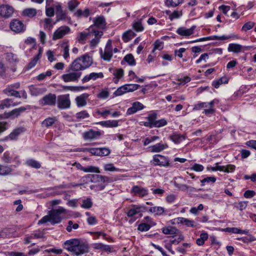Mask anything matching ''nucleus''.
I'll use <instances>...</instances> for the list:
<instances>
[{
	"mask_svg": "<svg viewBox=\"0 0 256 256\" xmlns=\"http://www.w3.org/2000/svg\"><path fill=\"white\" fill-rule=\"evenodd\" d=\"M150 228V226L146 223H142L138 225V230L141 232L148 231Z\"/></svg>",
	"mask_w": 256,
	"mask_h": 256,
	"instance_id": "obj_56",
	"label": "nucleus"
},
{
	"mask_svg": "<svg viewBox=\"0 0 256 256\" xmlns=\"http://www.w3.org/2000/svg\"><path fill=\"white\" fill-rule=\"evenodd\" d=\"M56 96L55 94L49 93L44 96L40 100V103L42 106H54L56 104Z\"/></svg>",
	"mask_w": 256,
	"mask_h": 256,
	"instance_id": "obj_7",
	"label": "nucleus"
},
{
	"mask_svg": "<svg viewBox=\"0 0 256 256\" xmlns=\"http://www.w3.org/2000/svg\"><path fill=\"white\" fill-rule=\"evenodd\" d=\"M162 232L165 234H178L180 232V230H178L173 226L163 228Z\"/></svg>",
	"mask_w": 256,
	"mask_h": 256,
	"instance_id": "obj_32",
	"label": "nucleus"
},
{
	"mask_svg": "<svg viewBox=\"0 0 256 256\" xmlns=\"http://www.w3.org/2000/svg\"><path fill=\"white\" fill-rule=\"evenodd\" d=\"M14 8L9 5H2L0 6V16L8 18L11 17L14 13Z\"/></svg>",
	"mask_w": 256,
	"mask_h": 256,
	"instance_id": "obj_12",
	"label": "nucleus"
},
{
	"mask_svg": "<svg viewBox=\"0 0 256 256\" xmlns=\"http://www.w3.org/2000/svg\"><path fill=\"white\" fill-rule=\"evenodd\" d=\"M98 124L105 127L114 128L118 126V121L116 120H108L100 122Z\"/></svg>",
	"mask_w": 256,
	"mask_h": 256,
	"instance_id": "obj_30",
	"label": "nucleus"
},
{
	"mask_svg": "<svg viewBox=\"0 0 256 256\" xmlns=\"http://www.w3.org/2000/svg\"><path fill=\"white\" fill-rule=\"evenodd\" d=\"M94 25H92L88 30H94L93 27L96 26L100 28L104 29L106 28V23L104 17L103 16H100L93 19Z\"/></svg>",
	"mask_w": 256,
	"mask_h": 256,
	"instance_id": "obj_13",
	"label": "nucleus"
},
{
	"mask_svg": "<svg viewBox=\"0 0 256 256\" xmlns=\"http://www.w3.org/2000/svg\"><path fill=\"white\" fill-rule=\"evenodd\" d=\"M26 110V108L24 106H21L18 108H15L6 114L8 118H18L20 114Z\"/></svg>",
	"mask_w": 256,
	"mask_h": 256,
	"instance_id": "obj_20",
	"label": "nucleus"
},
{
	"mask_svg": "<svg viewBox=\"0 0 256 256\" xmlns=\"http://www.w3.org/2000/svg\"><path fill=\"white\" fill-rule=\"evenodd\" d=\"M89 95L88 94H83L76 98V102L78 107H82L86 104V99Z\"/></svg>",
	"mask_w": 256,
	"mask_h": 256,
	"instance_id": "obj_24",
	"label": "nucleus"
},
{
	"mask_svg": "<svg viewBox=\"0 0 256 256\" xmlns=\"http://www.w3.org/2000/svg\"><path fill=\"white\" fill-rule=\"evenodd\" d=\"M204 108H208V104H207V102H198L194 105L193 110H200Z\"/></svg>",
	"mask_w": 256,
	"mask_h": 256,
	"instance_id": "obj_62",
	"label": "nucleus"
},
{
	"mask_svg": "<svg viewBox=\"0 0 256 256\" xmlns=\"http://www.w3.org/2000/svg\"><path fill=\"white\" fill-rule=\"evenodd\" d=\"M44 28L46 30H50L53 28L54 25L56 22H55L54 23H52V19L49 18H46L44 20Z\"/></svg>",
	"mask_w": 256,
	"mask_h": 256,
	"instance_id": "obj_37",
	"label": "nucleus"
},
{
	"mask_svg": "<svg viewBox=\"0 0 256 256\" xmlns=\"http://www.w3.org/2000/svg\"><path fill=\"white\" fill-rule=\"evenodd\" d=\"M42 54V50L40 48L38 50V54L33 58L32 60L28 64L26 67L27 70H30L36 65V64L38 62V61L40 58Z\"/></svg>",
	"mask_w": 256,
	"mask_h": 256,
	"instance_id": "obj_26",
	"label": "nucleus"
},
{
	"mask_svg": "<svg viewBox=\"0 0 256 256\" xmlns=\"http://www.w3.org/2000/svg\"><path fill=\"white\" fill-rule=\"evenodd\" d=\"M172 238H174V237H172ZM184 239V236L182 234H180L178 238L170 240V244H178Z\"/></svg>",
	"mask_w": 256,
	"mask_h": 256,
	"instance_id": "obj_63",
	"label": "nucleus"
},
{
	"mask_svg": "<svg viewBox=\"0 0 256 256\" xmlns=\"http://www.w3.org/2000/svg\"><path fill=\"white\" fill-rule=\"evenodd\" d=\"M52 73L50 70H48L46 72H43L37 76V80H42L46 78V76H50Z\"/></svg>",
	"mask_w": 256,
	"mask_h": 256,
	"instance_id": "obj_61",
	"label": "nucleus"
},
{
	"mask_svg": "<svg viewBox=\"0 0 256 256\" xmlns=\"http://www.w3.org/2000/svg\"><path fill=\"white\" fill-rule=\"evenodd\" d=\"M64 248L72 254L79 256L89 252L88 244L80 242L78 239H70L66 240L64 244Z\"/></svg>",
	"mask_w": 256,
	"mask_h": 256,
	"instance_id": "obj_2",
	"label": "nucleus"
},
{
	"mask_svg": "<svg viewBox=\"0 0 256 256\" xmlns=\"http://www.w3.org/2000/svg\"><path fill=\"white\" fill-rule=\"evenodd\" d=\"M10 30L16 33L23 32L26 30V26L22 21L18 19H13L10 24Z\"/></svg>",
	"mask_w": 256,
	"mask_h": 256,
	"instance_id": "obj_6",
	"label": "nucleus"
},
{
	"mask_svg": "<svg viewBox=\"0 0 256 256\" xmlns=\"http://www.w3.org/2000/svg\"><path fill=\"white\" fill-rule=\"evenodd\" d=\"M110 93L107 88L104 89L98 94V98L100 99H106L109 96Z\"/></svg>",
	"mask_w": 256,
	"mask_h": 256,
	"instance_id": "obj_53",
	"label": "nucleus"
},
{
	"mask_svg": "<svg viewBox=\"0 0 256 256\" xmlns=\"http://www.w3.org/2000/svg\"><path fill=\"white\" fill-rule=\"evenodd\" d=\"M56 121L55 118L49 117L42 121V124L43 126L48 128L52 126Z\"/></svg>",
	"mask_w": 256,
	"mask_h": 256,
	"instance_id": "obj_42",
	"label": "nucleus"
},
{
	"mask_svg": "<svg viewBox=\"0 0 256 256\" xmlns=\"http://www.w3.org/2000/svg\"><path fill=\"white\" fill-rule=\"evenodd\" d=\"M30 94L32 96H38L44 93L46 90V88H38L32 85L29 86Z\"/></svg>",
	"mask_w": 256,
	"mask_h": 256,
	"instance_id": "obj_23",
	"label": "nucleus"
},
{
	"mask_svg": "<svg viewBox=\"0 0 256 256\" xmlns=\"http://www.w3.org/2000/svg\"><path fill=\"white\" fill-rule=\"evenodd\" d=\"M4 92L8 96H12L17 98H20L21 96L20 92L17 90L12 88V87H8L4 90Z\"/></svg>",
	"mask_w": 256,
	"mask_h": 256,
	"instance_id": "obj_27",
	"label": "nucleus"
},
{
	"mask_svg": "<svg viewBox=\"0 0 256 256\" xmlns=\"http://www.w3.org/2000/svg\"><path fill=\"white\" fill-rule=\"evenodd\" d=\"M26 164L35 168H39L41 166L40 164L38 162L33 159H29L27 160L26 162Z\"/></svg>",
	"mask_w": 256,
	"mask_h": 256,
	"instance_id": "obj_46",
	"label": "nucleus"
},
{
	"mask_svg": "<svg viewBox=\"0 0 256 256\" xmlns=\"http://www.w3.org/2000/svg\"><path fill=\"white\" fill-rule=\"evenodd\" d=\"M101 136L100 131H96L92 129L84 132L83 134V138L85 140H94L98 138Z\"/></svg>",
	"mask_w": 256,
	"mask_h": 256,
	"instance_id": "obj_14",
	"label": "nucleus"
},
{
	"mask_svg": "<svg viewBox=\"0 0 256 256\" xmlns=\"http://www.w3.org/2000/svg\"><path fill=\"white\" fill-rule=\"evenodd\" d=\"M92 34V32H81L80 33V36L78 38V40L80 42H82L83 41H84L86 40L88 36Z\"/></svg>",
	"mask_w": 256,
	"mask_h": 256,
	"instance_id": "obj_51",
	"label": "nucleus"
},
{
	"mask_svg": "<svg viewBox=\"0 0 256 256\" xmlns=\"http://www.w3.org/2000/svg\"><path fill=\"white\" fill-rule=\"evenodd\" d=\"M100 57L104 60L110 62L112 56V41L108 40L106 44L104 51L102 48L100 50Z\"/></svg>",
	"mask_w": 256,
	"mask_h": 256,
	"instance_id": "obj_4",
	"label": "nucleus"
},
{
	"mask_svg": "<svg viewBox=\"0 0 256 256\" xmlns=\"http://www.w3.org/2000/svg\"><path fill=\"white\" fill-rule=\"evenodd\" d=\"M80 2L76 0H70L68 2V8L70 11L74 12L78 6Z\"/></svg>",
	"mask_w": 256,
	"mask_h": 256,
	"instance_id": "obj_44",
	"label": "nucleus"
},
{
	"mask_svg": "<svg viewBox=\"0 0 256 256\" xmlns=\"http://www.w3.org/2000/svg\"><path fill=\"white\" fill-rule=\"evenodd\" d=\"M65 212L66 210L62 207H59L58 209L52 210L50 211L49 215L50 217L51 224H54L60 223L62 221L60 215Z\"/></svg>",
	"mask_w": 256,
	"mask_h": 256,
	"instance_id": "obj_3",
	"label": "nucleus"
},
{
	"mask_svg": "<svg viewBox=\"0 0 256 256\" xmlns=\"http://www.w3.org/2000/svg\"><path fill=\"white\" fill-rule=\"evenodd\" d=\"M93 63L92 57L86 54L74 60L66 70L67 74L62 76L64 82L78 80L82 75L81 70L89 68Z\"/></svg>",
	"mask_w": 256,
	"mask_h": 256,
	"instance_id": "obj_1",
	"label": "nucleus"
},
{
	"mask_svg": "<svg viewBox=\"0 0 256 256\" xmlns=\"http://www.w3.org/2000/svg\"><path fill=\"white\" fill-rule=\"evenodd\" d=\"M12 170V166L0 165V175L6 176L10 174Z\"/></svg>",
	"mask_w": 256,
	"mask_h": 256,
	"instance_id": "obj_33",
	"label": "nucleus"
},
{
	"mask_svg": "<svg viewBox=\"0 0 256 256\" xmlns=\"http://www.w3.org/2000/svg\"><path fill=\"white\" fill-rule=\"evenodd\" d=\"M124 60L130 66H135L136 64L135 59L132 54H126Z\"/></svg>",
	"mask_w": 256,
	"mask_h": 256,
	"instance_id": "obj_48",
	"label": "nucleus"
},
{
	"mask_svg": "<svg viewBox=\"0 0 256 256\" xmlns=\"http://www.w3.org/2000/svg\"><path fill=\"white\" fill-rule=\"evenodd\" d=\"M90 15V10L88 8H86L84 11L82 10H78L74 13V16L78 18L82 16L87 18Z\"/></svg>",
	"mask_w": 256,
	"mask_h": 256,
	"instance_id": "obj_34",
	"label": "nucleus"
},
{
	"mask_svg": "<svg viewBox=\"0 0 256 256\" xmlns=\"http://www.w3.org/2000/svg\"><path fill=\"white\" fill-rule=\"evenodd\" d=\"M254 22H248L242 26V30L246 32L248 30L252 29L254 26Z\"/></svg>",
	"mask_w": 256,
	"mask_h": 256,
	"instance_id": "obj_58",
	"label": "nucleus"
},
{
	"mask_svg": "<svg viewBox=\"0 0 256 256\" xmlns=\"http://www.w3.org/2000/svg\"><path fill=\"white\" fill-rule=\"evenodd\" d=\"M182 16V12H178L177 10H174L172 13L169 16V19L172 21L174 19L178 18Z\"/></svg>",
	"mask_w": 256,
	"mask_h": 256,
	"instance_id": "obj_57",
	"label": "nucleus"
},
{
	"mask_svg": "<svg viewBox=\"0 0 256 256\" xmlns=\"http://www.w3.org/2000/svg\"><path fill=\"white\" fill-rule=\"evenodd\" d=\"M134 36V34L132 30H128L124 33L122 38L123 40L127 42Z\"/></svg>",
	"mask_w": 256,
	"mask_h": 256,
	"instance_id": "obj_38",
	"label": "nucleus"
},
{
	"mask_svg": "<svg viewBox=\"0 0 256 256\" xmlns=\"http://www.w3.org/2000/svg\"><path fill=\"white\" fill-rule=\"evenodd\" d=\"M104 170L107 172H118L119 169L114 166L112 164H106L104 166Z\"/></svg>",
	"mask_w": 256,
	"mask_h": 256,
	"instance_id": "obj_52",
	"label": "nucleus"
},
{
	"mask_svg": "<svg viewBox=\"0 0 256 256\" xmlns=\"http://www.w3.org/2000/svg\"><path fill=\"white\" fill-rule=\"evenodd\" d=\"M92 206V202L90 198H88L86 199L82 200V204L81 205V206L84 208H90Z\"/></svg>",
	"mask_w": 256,
	"mask_h": 256,
	"instance_id": "obj_50",
	"label": "nucleus"
},
{
	"mask_svg": "<svg viewBox=\"0 0 256 256\" xmlns=\"http://www.w3.org/2000/svg\"><path fill=\"white\" fill-rule=\"evenodd\" d=\"M84 172H96L100 173V171L99 168L97 167L94 166H88L86 168H84Z\"/></svg>",
	"mask_w": 256,
	"mask_h": 256,
	"instance_id": "obj_54",
	"label": "nucleus"
},
{
	"mask_svg": "<svg viewBox=\"0 0 256 256\" xmlns=\"http://www.w3.org/2000/svg\"><path fill=\"white\" fill-rule=\"evenodd\" d=\"M114 83H117L120 78H122L124 76V70L122 68L118 69L116 72L114 73Z\"/></svg>",
	"mask_w": 256,
	"mask_h": 256,
	"instance_id": "obj_47",
	"label": "nucleus"
},
{
	"mask_svg": "<svg viewBox=\"0 0 256 256\" xmlns=\"http://www.w3.org/2000/svg\"><path fill=\"white\" fill-rule=\"evenodd\" d=\"M208 238V234L206 232H202L200 234V238L196 240V243L198 246H202Z\"/></svg>",
	"mask_w": 256,
	"mask_h": 256,
	"instance_id": "obj_39",
	"label": "nucleus"
},
{
	"mask_svg": "<svg viewBox=\"0 0 256 256\" xmlns=\"http://www.w3.org/2000/svg\"><path fill=\"white\" fill-rule=\"evenodd\" d=\"M128 92V88L126 86V84L119 87L114 93V95L116 96H120L123 94Z\"/></svg>",
	"mask_w": 256,
	"mask_h": 256,
	"instance_id": "obj_40",
	"label": "nucleus"
},
{
	"mask_svg": "<svg viewBox=\"0 0 256 256\" xmlns=\"http://www.w3.org/2000/svg\"><path fill=\"white\" fill-rule=\"evenodd\" d=\"M146 118L148 121L144 122V125L146 127L152 128L154 126L153 125L155 124V122L156 121L157 114L155 112L150 114Z\"/></svg>",
	"mask_w": 256,
	"mask_h": 256,
	"instance_id": "obj_21",
	"label": "nucleus"
},
{
	"mask_svg": "<svg viewBox=\"0 0 256 256\" xmlns=\"http://www.w3.org/2000/svg\"><path fill=\"white\" fill-rule=\"evenodd\" d=\"M6 58L10 63L16 62L18 61L17 56L11 52H8L6 54Z\"/></svg>",
	"mask_w": 256,
	"mask_h": 256,
	"instance_id": "obj_43",
	"label": "nucleus"
},
{
	"mask_svg": "<svg viewBox=\"0 0 256 256\" xmlns=\"http://www.w3.org/2000/svg\"><path fill=\"white\" fill-rule=\"evenodd\" d=\"M243 46L238 44H230L228 45V50L230 52L238 53L242 51Z\"/></svg>",
	"mask_w": 256,
	"mask_h": 256,
	"instance_id": "obj_29",
	"label": "nucleus"
},
{
	"mask_svg": "<svg viewBox=\"0 0 256 256\" xmlns=\"http://www.w3.org/2000/svg\"><path fill=\"white\" fill-rule=\"evenodd\" d=\"M86 178H88L90 181L92 182H106L109 183L110 182V178L106 176H103L102 175L96 174H90L86 176Z\"/></svg>",
	"mask_w": 256,
	"mask_h": 256,
	"instance_id": "obj_10",
	"label": "nucleus"
},
{
	"mask_svg": "<svg viewBox=\"0 0 256 256\" xmlns=\"http://www.w3.org/2000/svg\"><path fill=\"white\" fill-rule=\"evenodd\" d=\"M133 28L137 32H142L144 30V28L141 22L140 21L134 22L133 24Z\"/></svg>",
	"mask_w": 256,
	"mask_h": 256,
	"instance_id": "obj_64",
	"label": "nucleus"
},
{
	"mask_svg": "<svg viewBox=\"0 0 256 256\" xmlns=\"http://www.w3.org/2000/svg\"><path fill=\"white\" fill-rule=\"evenodd\" d=\"M184 0H166L165 4L168 7H176L183 3Z\"/></svg>",
	"mask_w": 256,
	"mask_h": 256,
	"instance_id": "obj_35",
	"label": "nucleus"
},
{
	"mask_svg": "<svg viewBox=\"0 0 256 256\" xmlns=\"http://www.w3.org/2000/svg\"><path fill=\"white\" fill-rule=\"evenodd\" d=\"M167 121L164 118H162L159 120H156L155 122V124L154 125V127L160 128L164 126L167 124Z\"/></svg>",
	"mask_w": 256,
	"mask_h": 256,
	"instance_id": "obj_59",
	"label": "nucleus"
},
{
	"mask_svg": "<svg viewBox=\"0 0 256 256\" xmlns=\"http://www.w3.org/2000/svg\"><path fill=\"white\" fill-rule=\"evenodd\" d=\"M170 138L175 144H179L186 139V136L184 134H180L177 133H174L170 136Z\"/></svg>",
	"mask_w": 256,
	"mask_h": 256,
	"instance_id": "obj_28",
	"label": "nucleus"
},
{
	"mask_svg": "<svg viewBox=\"0 0 256 256\" xmlns=\"http://www.w3.org/2000/svg\"><path fill=\"white\" fill-rule=\"evenodd\" d=\"M92 31L94 34L95 38L90 41V45L91 48H94L99 43L100 38L103 34V32L96 30H92Z\"/></svg>",
	"mask_w": 256,
	"mask_h": 256,
	"instance_id": "obj_19",
	"label": "nucleus"
},
{
	"mask_svg": "<svg viewBox=\"0 0 256 256\" xmlns=\"http://www.w3.org/2000/svg\"><path fill=\"white\" fill-rule=\"evenodd\" d=\"M104 74L102 72H92L88 75L84 76L82 79V82L85 83L90 81V80H96L98 78H102Z\"/></svg>",
	"mask_w": 256,
	"mask_h": 256,
	"instance_id": "obj_22",
	"label": "nucleus"
},
{
	"mask_svg": "<svg viewBox=\"0 0 256 256\" xmlns=\"http://www.w3.org/2000/svg\"><path fill=\"white\" fill-rule=\"evenodd\" d=\"M248 202L246 201H242L238 202H236L234 204V206L237 209L242 210L246 208L248 206Z\"/></svg>",
	"mask_w": 256,
	"mask_h": 256,
	"instance_id": "obj_49",
	"label": "nucleus"
},
{
	"mask_svg": "<svg viewBox=\"0 0 256 256\" xmlns=\"http://www.w3.org/2000/svg\"><path fill=\"white\" fill-rule=\"evenodd\" d=\"M190 244L189 243H184L182 246L177 248V250L181 254H185L186 252V248H190Z\"/></svg>",
	"mask_w": 256,
	"mask_h": 256,
	"instance_id": "obj_60",
	"label": "nucleus"
},
{
	"mask_svg": "<svg viewBox=\"0 0 256 256\" xmlns=\"http://www.w3.org/2000/svg\"><path fill=\"white\" fill-rule=\"evenodd\" d=\"M90 116L89 114L86 110H82L80 112H77L76 114L75 117L77 119V120H80L82 119L88 118Z\"/></svg>",
	"mask_w": 256,
	"mask_h": 256,
	"instance_id": "obj_45",
	"label": "nucleus"
},
{
	"mask_svg": "<svg viewBox=\"0 0 256 256\" xmlns=\"http://www.w3.org/2000/svg\"><path fill=\"white\" fill-rule=\"evenodd\" d=\"M37 10L34 8H28L24 9L22 12V15L28 18H33L36 16Z\"/></svg>",
	"mask_w": 256,
	"mask_h": 256,
	"instance_id": "obj_31",
	"label": "nucleus"
},
{
	"mask_svg": "<svg viewBox=\"0 0 256 256\" xmlns=\"http://www.w3.org/2000/svg\"><path fill=\"white\" fill-rule=\"evenodd\" d=\"M24 132V128H19L14 129L8 136L5 137L4 140H16L19 135Z\"/></svg>",
	"mask_w": 256,
	"mask_h": 256,
	"instance_id": "obj_17",
	"label": "nucleus"
},
{
	"mask_svg": "<svg viewBox=\"0 0 256 256\" xmlns=\"http://www.w3.org/2000/svg\"><path fill=\"white\" fill-rule=\"evenodd\" d=\"M196 28V26H192L190 28H186L184 27H180L176 31V33L183 36H188L194 33V30Z\"/></svg>",
	"mask_w": 256,
	"mask_h": 256,
	"instance_id": "obj_15",
	"label": "nucleus"
},
{
	"mask_svg": "<svg viewBox=\"0 0 256 256\" xmlns=\"http://www.w3.org/2000/svg\"><path fill=\"white\" fill-rule=\"evenodd\" d=\"M216 181V178L214 176H208L200 180L202 183V186H204V183H210L212 182L214 183Z\"/></svg>",
	"mask_w": 256,
	"mask_h": 256,
	"instance_id": "obj_55",
	"label": "nucleus"
},
{
	"mask_svg": "<svg viewBox=\"0 0 256 256\" xmlns=\"http://www.w3.org/2000/svg\"><path fill=\"white\" fill-rule=\"evenodd\" d=\"M228 80L226 77H222L221 78H219L218 80L214 81L212 82V86L216 88H218L220 84H227L228 82Z\"/></svg>",
	"mask_w": 256,
	"mask_h": 256,
	"instance_id": "obj_41",
	"label": "nucleus"
},
{
	"mask_svg": "<svg viewBox=\"0 0 256 256\" xmlns=\"http://www.w3.org/2000/svg\"><path fill=\"white\" fill-rule=\"evenodd\" d=\"M131 192L133 193L134 195H138L140 197H144L148 194L147 189L138 186H134L132 188Z\"/></svg>",
	"mask_w": 256,
	"mask_h": 256,
	"instance_id": "obj_18",
	"label": "nucleus"
},
{
	"mask_svg": "<svg viewBox=\"0 0 256 256\" xmlns=\"http://www.w3.org/2000/svg\"><path fill=\"white\" fill-rule=\"evenodd\" d=\"M168 148L166 144H162L158 143L154 145L151 146L149 147L150 151L152 152H159Z\"/></svg>",
	"mask_w": 256,
	"mask_h": 256,
	"instance_id": "obj_25",
	"label": "nucleus"
},
{
	"mask_svg": "<svg viewBox=\"0 0 256 256\" xmlns=\"http://www.w3.org/2000/svg\"><path fill=\"white\" fill-rule=\"evenodd\" d=\"M70 32V28L68 26H60L54 32L52 35V40H56L60 39L66 34H69Z\"/></svg>",
	"mask_w": 256,
	"mask_h": 256,
	"instance_id": "obj_8",
	"label": "nucleus"
},
{
	"mask_svg": "<svg viewBox=\"0 0 256 256\" xmlns=\"http://www.w3.org/2000/svg\"><path fill=\"white\" fill-rule=\"evenodd\" d=\"M150 162L154 166H159L164 167L170 166V160L168 158L161 154H155Z\"/></svg>",
	"mask_w": 256,
	"mask_h": 256,
	"instance_id": "obj_5",
	"label": "nucleus"
},
{
	"mask_svg": "<svg viewBox=\"0 0 256 256\" xmlns=\"http://www.w3.org/2000/svg\"><path fill=\"white\" fill-rule=\"evenodd\" d=\"M56 22H58L61 20H66L67 19L70 20V18L68 16V12L66 10H64L62 12L56 14Z\"/></svg>",
	"mask_w": 256,
	"mask_h": 256,
	"instance_id": "obj_36",
	"label": "nucleus"
},
{
	"mask_svg": "<svg viewBox=\"0 0 256 256\" xmlns=\"http://www.w3.org/2000/svg\"><path fill=\"white\" fill-rule=\"evenodd\" d=\"M70 102L69 98V94H64L60 96L58 98V106L59 108L62 109L68 108H70Z\"/></svg>",
	"mask_w": 256,
	"mask_h": 256,
	"instance_id": "obj_11",
	"label": "nucleus"
},
{
	"mask_svg": "<svg viewBox=\"0 0 256 256\" xmlns=\"http://www.w3.org/2000/svg\"><path fill=\"white\" fill-rule=\"evenodd\" d=\"M147 210V207L144 205H132V208L126 212V215L129 218H132L140 212H145Z\"/></svg>",
	"mask_w": 256,
	"mask_h": 256,
	"instance_id": "obj_9",
	"label": "nucleus"
},
{
	"mask_svg": "<svg viewBox=\"0 0 256 256\" xmlns=\"http://www.w3.org/2000/svg\"><path fill=\"white\" fill-rule=\"evenodd\" d=\"M20 102H14L12 98H6L0 102V109L3 110L5 108H10L11 106H15L20 104Z\"/></svg>",
	"mask_w": 256,
	"mask_h": 256,
	"instance_id": "obj_16",
	"label": "nucleus"
}]
</instances>
